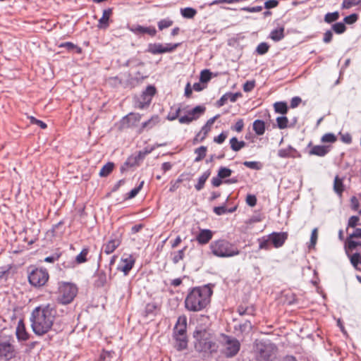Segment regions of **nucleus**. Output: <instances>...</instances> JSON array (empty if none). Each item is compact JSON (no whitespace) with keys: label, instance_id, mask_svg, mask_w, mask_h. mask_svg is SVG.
Wrapping results in <instances>:
<instances>
[{"label":"nucleus","instance_id":"f257e3e1","mask_svg":"<svg viewBox=\"0 0 361 361\" xmlns=\"http://www.w3.org/2000/svg\"><path fill=\"white\" fill-rule=\"evenodd\" d=\"M56 311L52 305H41L35 308L31 314V326L34 333L42 336L52 327Z\"/></svg>","mask_w":361,"mask_h":361},{"label":"nucleus","instance_id":"f03ea898","mask_svg":"<svg viewBox=\"0 0 361 361\" xmlns=\"http://www.w3.org/2000/svg\"><path fill=\"white\" fill-rule=\"evenodd\" d=\"M212 290L208 286L195 288L190 291L185 300V307L189 311L199 312L210 302Z\"/></svg>","mask_w":361,"mask_h":361},{"label":"nucleus","instance_id":"7ed1b4c3","mask_svg":"<svg viewBox=\"0 0 361 361\" xmlns=\"http://www.w3.org/2000/svg\"><path fill=\"white\" fill-rule=\"evenodd\" d=\"M209 249L214 256L220 258L233 257L240 254L237 246L225 239L212 241L209 245Z\"/></svg>","mask_w":361,"mask_h":361},{"label":"nucleus","instance_id":"20e7f679","mask_svg":"<svg viewBox=\"0 0 361 361\" xmlns=\"http://www.w3.org/2000/svg\"><path fill=\"white\" fill-rule=\"evenodd\" d=\"M194 338L196 340L195 346L198 351L212 352L216 350L212 335L207 330H196L194 332Z\"/></svg>","mask_w":361,"mask_h":361},{"label":"nucleus","instance_id":"39448f33","mask_svg":"<svg viewBox=\"0 0 361 361\" xmlns=\"http://www.w3.org/2000/svg\"><path fill=\"white\" fill-rule=\"evenodd\" d=\"M255 353L258 361H273L276 357V348L271 343L257 341L255 343Z\"/></svg>","mask_w":361,"mask_h":361},{"label":"nucleus","instance_id":"423d86ee","mask_svg":"<svg viewBox=\"0 0 361 361\" xmlns=\"http://www.w3.org/2000/svg\"><path fill=\"white\" fill-rule=\"evenodd\" d=\"M59 291L58 302L66 305L73 301L77 294L78 289L73 284L64 283L60 285Z\"/></svg>","mask_w":361,"mask_h":361},{"label":"nucleus","instance_id":"0eeeda50","mask_svg":"<svg viewBox=\"0 0 361 361\" xmlns=\"http://www.w3.org/2000/svg\"><path fill=\"white\" fill-rule=\"evenodd\" d=\"M223 353L227 357H232L240 350V343L235 338L228 336H223Z\"/></svg>","mask_w":361,"mask_h":361},{"label":"nucleus","instance_id":"6e6552de","mask_svg":"<svg viewBox=\"0 0 361 361\" xmlns=\"http://www.w3.org/2000/svg\"><path fill=\"white\" fill-rule=\"evenodd\" d=\"M49 279V274L45 269H35L28 276L30 284L35 287L43 286Z\"/></svg>","mask_w":361,"mask_h":361},{"label":"nucleus","instance_id":"1a4fd4ad","mask_svg":"<svg viewBox=\"0 0 361 361\" xmlns=\"http://www.w3.org/2000/svg\"><path fill=\"white\" fill-rule=\"evenodd\" d=\"M206 111L204 106L199 105L192 109L185 111V116H180L178 121L181 124H189L191 122L197 120Z\"/></svg>","mask_w":361,"mask_h":361},{"label":"nucleus","instance_id":"9d476101","mask_svg":"<svg viewBox=\"0 0 361 361\" xmlns=\"http://www.w3.org/2000/svg\"><path fill=\"white\" fill-rule=\"evenodd\" d=\"M179 45V44H149L148 45L147 51L152 54H164L173 51Z\"/></svg>","mask_w":361,"mask_h":361},{"label":"nucleus","instance_id":"9b49d317","mask_svg":"<svg viewBox=\"0 0 361 361\" xmlns=\"http://www.w3.org/2000/svg\"><path fill=\"white\" fill-rule=\"evenodd\" d=\"M135 262V258L131 255H123L121 258L117 270L127 276L133 267Z\"/></svg>","mask_w":361,"mask_h":361},{"label":"nucleus","instance_id":"f8f14e48","mask_svg":"<svg viewBox=\"0 0 361 361\" xmlns=\"http://www.w3.org/2000/svg\"><path fill=\"white\" fill-rule=\"evenodd\" d=\"M14 356V348L8 342H0V359L6 361Z\"/></svg>","mask_w":361,"mask_h":361},{"label":"nucleus","instance_id":"ddd939ff","mask_svg":"<svg viewBox=\"0 0 361 361\" xmlns=\"http://www.w3.org/2000/svg\"><path fill=\"white\" fill-rule=\"evenodd\" d=\"M269 240L273 246L276 248L281 247L283 245L288 238V233L286 232H273L269 235Z\"/></svg>","mask_w":361,"mask_h":361},{"label":"nucleus","instance_id":"4468645a","mask_svg":"<svg viewBox=\"0 0 361 361\" xmlns=\"http://www.w3.org/2000/svg\"><path fill=\"white\" fill-rule=\"evenodd\" d=\"M121 245L119 238H111L103 245L102 250L106 255H110Z\"/></svg>","mask_w":361,"mask_h":361},{"label":"nucleus","instance_id":"2eb2a0df","mask_svg":"<svg viewBox=\"0 0 361 361\" xmlns=\"http://www.w3.org/2000/svg\"><path fill=\"white\" fill-rule=\"evenodd\" d=\"M213 237V232L209 229H202L196 236V240L201 245L208 243Z\"/></svg>","mask_w":361,"mask_h":361},{"label":"nucleus","instance_id":"dca6fc26","mask_svg":"<svg viewBox=\"0 0 361 361\" xmlns=\"http://www.w3.org/2000/svg\"><path fill=\"white\" fill-rule=\"evenodd\" d=\"M284 30V25H278L276 27L271 31L269 37L274 42L281 41L285 37Z\"/></svg>","mask_w":361,"mask_h":361},{"label":"nucleus","instance_id":"f3484780","mask_svg":"<svg viewBox=\"0 0 361 361\" xmlns=\"http://www.w3.org/2000/svg\"><path fill=\"white\" fill-rule=\"evenodd\" d=\"M130 30L135 34H148L150 36H154L157 30L154 27H144L141 25H135L130 27Z\"/></svg>","mask_w":361,"mask_h":361},{"label":"nucleus","instance_id":"a211bd4d","mask_svg":"<svg viewBox=\"0 0 361 361\" xmlns=\"http://www.w3.org/2000/svg\"><path fill=\"white\" fill-rule=\"evenodd\" d=\"M112 14V9L107 8L103 11L102 18L99 20L98 27L106 29L109 27V20Z\"/></svg>","mask_w":361,"mask_h":361},{"label":"nucleus","instance_id":"6ab92c4d","mask_svg":"<svg viewBox=\"0 0 361 361\" xmlns=\"http://www.w3.org/2000/svg\"><path fill=\"white\" fill-rule=\"evenodd\" d=\"M330 151V146L326 145H314L310 151V154L317 155L319 157L325 156Z\"/></svg>","mask_w":361,"mask_h":361},{"label":"nucleus","instance_id":"aec40b11","mask_svg":"<svg viewBox=\"0 0 361 361\" xmlns=\"http://www.w3.org/2000/svg\"><path fill=\"white\" fill-rule=\"evenodd\" d=\"M16 336L19 340L26 341L28 339V334L25 331V327L22 321H20L16 328Z\"/></svg>","mask_w":361,"mask_h":361},{"label":"nucleus","instance_id":"412c9836","mask_svg":"<svg viewBox=\"0 0 361 361\" xmlns=\"http://www.w3.org/2000/svg\"><path fill=\"white\" fill-rule=\"evenodd\" d=\"M334 190L339 196H341L344 191L343 179L336 176L334 181Z\"/></svg>","mask_w":361,"mask_h":361},{"label":"nucleus","instance_id":"4be33fe9","mask_svg":"<svg viewBox=\"0 0 361 361\" xmlns=\"http://www.w3.org/2000/svg\"><path fill=\"white\" fill-rule=\"evenodd\" d=\"M140 116L137 114H130L123 119V123L127 124L128 126L134 125L135 122L140 121Z\"/></svg>","mask_w":361,"mask_h":361},{"label":"nucleus","instance_id":"5701e85b","mask_svg":"<svg viewBox=\"0 0 361 361\" xmlns=\"http://www.w3.org/2000/svg\"><path fill=\"white\" fill-rule=\"evenodd\" d=\"M253 130L258 135H262L265 131V124L263 121L256 120L253 123Z\"/></svg>","mask_w":361,"mask_h":361},{"label":"nucleus","instance_id":"b1692460","mask_svg":"<svg viewBox=\"0 0 361 361\" xmlns=\"http://www.w3.org/2000/svg\"><path fill=\"white\" fill-rule=\"evenodd\" d=\"M259 248L260 250H269L271 249V240L269 235L258 239Z\"/></svg>","mask_w":361,"mask_h":361},{"label":"nucleus","instance_id":"393cba45","mask_svg":"<svg viewBox=\"0 0 361 361\" xmlns=\"http://www.w3.org/2000/svg\"><path fill=\"white\" fill-rule=\"evenodd\" d=\"M137 157H135V156H130L127 159L123 165L121 167V172H124L128 169V167H132L135 165H137Z\"/></svg>","mask_w":361,"mask_h":361},{"label":"nucleus","instance_id":"a878e982","mask_svg":"<svg viewBox=\"0 0 361 361\" xmlns=\"http://www.w3.org/2000/svg\"><path fill=\"white\" fill-rule=\"evenodd\" d=\"M230 145L231 148L234 152H238L245 146V142L244 141H238L236 137H233L230 140Z\"/></svg>","mask_w":361,"mask_h":361},{"label":"nucleus","instance_id":"bb28decb","mask_svg":"<svg viewBox=\"0 0 361 361\" xmlns=\"http://www.w3.org/2000/svg\"><path fill=\"white\" fill-rule=\"evenodd\" d=\"M238 312L240 315H254L255 309L253 306L240 305L238 307Z\"/></svg>","mask_w":361,"mask_h":361},{"label":"nucleus","instance_id":"cd10ccee","mask_svg":"<svg viewBox=\"0 0 361 361\" xmlns=\"http://www.w3.org/2000/svg\"><path fill=\"white\" fill-rule=\"evenodd\" d=\"M186 249H187V247L185 246L183 249L171 253L172 261L174 264H177L180 260L183 259V258L185 257V252Z\"/></svg>","mask_w":361,"mask_h":361},{"label":"nucleus","instance_id":"c85d7f7f","mask_svg":"<svg viewBox=\"0 0 361 361\" xmlns=\"http://www.w3.org/2000/svg\"><path fill=\"white\" fill-rule=\"evenodd\" d=\"M360 245L361 246V243L360 241L353 240V238H350V236H349L346 240L345 247L346 252H348V251H353Z\"/></svg>","mask_w":361,"mask_h":361},{"label":"nucleus","instance_id":"c756f323","mask_svg":"<svg viewBox=\"0 0 361 361\" xmlns=\"http://www.w3.org/2000/svg\"><path fill=\"white\" fill-rule=\"evenodd\" d=\"M180 13L185 18H192L197 14V11L192 8L187 7L181 8Z\"/></svg>","mask_w":361,"mask_h":361},{"label":"nucleus","instance_id":"7c9ffc66","mask_svg":"<svg viewBox=\"0 0 361 361\" xmlns=\"http://www.w3.org/2000/svg\"><path fill=\"white\" fill-rule=\"evenodd\" d=\"M114 164L111 162L106 164L100 170L99 176L102 177L107 176L114 169Z\"/></svg>","mask_w":361,"mask_h":361},{"label":"nucleus","instance_id":"2f4dec72","mask_svg":"<svg viewBox=\"0 0 361 361\" xmlns=\"http://www.w3.org/2000/svg\"><path fill=\"white\" fill-rule=\"evenodd\" d=\"M339 17H340L339 13L338 11H335L333 13H327L324 16V20L326 23L330 24L333 22L336 21L339 18Z\"/></svg>","mask_w":361,"mask_h":361},{"label":"nucleus","instance_id":"473e14b6","mask_svg":"<svg viewBox=\"0 0 361 361\" xmlns=\"http://www.w3.org/2000/svg\"><path fill=\"white\" fill-rule=\"evenodd\" d=\"M209 176V172H204L198 179L197 183L195 185V188L197 190H200L203 188L204 183L207 178Z\"/></svg>","mask_w":361,"mask_h":361},{"label":"nucleus","instance_id":"72a5a7b5","mask_svg":"<svg viewBox=\"0 0 361 361\" xmlns=\"http://www.w3.org/2000/svg\"><path fill=\"white\" fill-rule=\"evenodd\" d=\"M159 121V118L157 116H152L147 121L144 122L142 125V128H148L150 129L156 126Z\"/></svg>","mask_w":361,"mask_h":361},{"label":"nucleus","instance_id":"f704fd0d","mask_svg":"<svg viewBox=\"0 0 361 361\" xmlns=\"http://www.w3.org/2000/svg\"><path fill=\"white\" fill-rule=\"evenodd\" d=\"M181 111V109L180 107H177V108H171V111L169 113L168 116H167V119L169 121H174L176 120V118H179V114Z\"/></svg>","mask_w":361,"mask_h":361},{"label":"nucleus","instance_id":"c9c22d12","mask_svg":"<svg viewBox=\"0 0 361 361\" xmlns=\"http://www.w3.org/2000/svg\"><path fill=\"white\" fill-rule=\"evenodd\" d=\"M207 147L204 146H201L197 148L195 151V153L197 155L195 158V161H201L206 156Z\"/></svg>","mask_w":361,"mask_h":361},{"label":"nucleus","instance_id":"e433bc0d","mask_svg":"<svg viewBox=\"0 0 361 361\" xmlns=\"http://www.w3.org/2000/svg\"><path fill=\"white\" fill-rule=\"evenodd\" d=\"M211 128L205 124L199 132V133L196 135V140H199L202 141L207 136V133L210 131Z\"/></svg>","mask_w":361,"mask_h":361},{"label":"nucleus","instance_id":"4c0bfd02","mask_svg":"<svg viewBox=\"0 0 361 361\" xmlns=\"http://www.w3.org/2000/svg\"><path fill=\"white\" fill-rule=\"evenodd\" d=\"M88 254V249L84 248L75 257V261L78 264H82L87 261V255Z\"/></svg>","mask_w":361,"mask_h":361},{"label":"nucleus","instance_id":"58836bf2","mask_svg":"<svg viewBox=\"0 0 361 361\" xmlns=\"http://www.w3.org/2000/svg\"><path fill=\"white\" fill-rule=\"evenodd\" d=\"M318 238V229L317 228H314L311 233L310 243L308 245V247L310 249L314 248Z\"/></svg>","mask_w":361,"mask_h":361},{"label":"nucleus","instance_id":"ea45409f","mask_svg":"<svg viewBox=\"0 0 361 361\" xmlns=\"http://www.w3.org/2000/svg\"><path fill=\"white\" fill-rule=\"evenodd\" d=\"M155 92L156 90L153 86H148L143 93L145 100H147L148 102H149L151 101L152 97L155 94Z\"/></svg>","mask_w":361,"mask_h":361},{"label":"nucleus","instance_id":"a19ab883","mask_svg":"<svg viewBox=\"0 0 361 361\" xmlns=\"http://www.w3.org/2000/svg\"><path fill=\"white\" fill-rule=\"evenodd\" d=\"M274 109L276 112L284 114L287 112L288 108L285 102H276Z\"/></svg>","mask_w":361,"mask_h":361},{"label":"nucleus","instance_id":"79ce46f5","mask_svg":"<svg viewBox=\"0 0 361 361\" xmlns=\"http://www.w3.org/2000/svg\"><path fill=\"white\" fill-rule=\"evenodd\" d=\"M332 30L336 33V34H342L343 33L345 30L346 27L343 23L339 22L334 24L332 25Z\"/></svg>","mask_w":361,"mask_h":361},{"label":"nucleus","instance_id":"37998d69","mask_svg":"<svg viewBox=\"0 0 361 361\" xmlns=\"http://www.w3.org/2000/svg\"><path fill=\"white\" fill-rule=\"evenodd\" d=\"M232 173V171L226 167H221L218 172V176L220 178L229 177Z\"/></svg>","mask_w":361,"mask_h":361},{"label":"nucleus","instance_id":"c03bdc74","mask_svg":"<svg viewBox=\"0 0 361 361\" xmlns=\"http://www.w3.org/2000/svg\"><path fill=\"white\" fill-rule=\"evenodd\" d=\"M360 4H361V0H343L342 8L348 9Z\"/></svg>","mask_w":361,"mask_h":361},{"label":"nucleus","instance_id":"a18cd8bd","mask_svg":"<svg viewBox=\"0 0 361 361\" xmlns=\"http://www.w3.org/2000/svg\"><path fill=\"white\" fill-rule=\"evenodd\" d=\"M276 123L280 129H284L288 126V120L286 116H279L276 118Z\"/></svg>","mask_w":361,"mask_h":361},{"label":"nucleus","instance_id":"49530a36","mask_svg":"<svg viewBox=\"0 0 361 361\" xmlns=\"http://www.w3.org/2000/svg\"><path fill=\"white\" fill-rule=\"evenodd\" d=\"M172 25H173V20H171L169 18L161 20L158 23V27L160 30H162L165 28L169 27Z\"/></svg>","mask_w":361,"mask_h":361},{"label":"nucleus","instance_id":"de8ad7c7","mask_svg":"<svg viewBox=\"0 0 361 361\" xmlns=\"http://www.w3.org/2000/svg\"><path fill=\"white\" fill-rule=\"evenodd\" d=\"M321 141L322 142L333 143L336 141V136L334 133H326L322 137Z\"/></svg>","mask_w":361,"mask_h":361},{"label":"nucleus","instance_id":"09e8293b","mask_svg":"<svg viewBox=\"0 0 361 361\" xmlns=\"http://www.w3.org/2000/svg\"><path fill=\"white\" fill-rule=\"evenodd\" d=\"M269 48V46L267 43L262 42L257 46L256 51L259 54L262 55L268 51Z\"/></svg>","mask_w":361,"mask_h":361},{"label":"nucleus","instance_id":"8fccbe9b","mask_svg":"<svg viewBox=\"0 0 361 361\" xmlns=\"http://www.w3.org/2000/svg\"><path fill=\"white\" fill-rule=\"evenodd\" d=\"M143 185H144V181L142 180L140 182V183L139 184V185L137 187L133 188V190H131L130 191V192L128 193V198L132 199V198L135 197L138 194L140 190L142 189Z\"/></svg>","mask_w":361,"mask_h":361},{"label":"nucleus","instance_id":"3c124183","mask_svg":"<svg viewBox=\"0 0 361 361\" xmlns=\"http://www.w3.org/2000/svg\"><path fill=\"white\" fill-rule=\"evenodd\" d=\"M211 79V72L209 70H203L200 74V81L207 82Z\"/></svg>","mask_w":361,"mask_h":361},{"label":"nucleus","instance_id":"603ef678","mask_svg":"<svg viewBox=\"0 0 361 361\" xmlns=\"http://www.w3.org/2000/svg\"><path fill=\"white\" fill-rule=\"evenodd\" d=\"M244 166L252 169H259L261 168V164L257 161H245Z\"/></svg>","mask_w":361,"mask_h":361},{"label":"nucleus","instance_id":"864d4df0","mask_svg":"<svg viewBox=\"0 0 361 361\" xmlns=\"http://www.w3.org/2000/svg\"><path fill=\"white\" fill-rule=\"evenodd\" d=\"M29 119H30L31 123L39 126L42 129H45L47 128V124L45 123H44L43 121H42L40 120L35 118L33 116H30Z\"/></svg>","mask_w":361,"mask_h":361},{"label":"nucleus","instance_id":"5fc2aeb1","mask_svg":"<svg viewBox=\"0 0 361 361\" xmlns=\"http://www.w3.org/2000/svg\"><path fill=\"white\" fill-rule=\"evenodd\" d=\"M255 85L254 80L247 81L243 85V90L246 92L252 91Z\"/></svg>","mask_w":361,"mask_h":361},{"label":"nucleus","instance_id":"6e6d98bb","mask_svg":"<svg viewBox=\"0 0 361 361\" xmlns=\"http://www.w3.org/2000/svg\"><path fill=\"white\" fill-rule=\"evenodd\" d=\"M246 203L250 206L254 207L257 204V197L254 195H247L246 197Z\"/></svg>","mask_w":361,"mask_h":361},{"label":"nucleus","instance_id":"4d7b16f0","mask_svg":"<svg viewBox=\"0 0 361 361\" xmlns=\"http://www.w3.org/2000/svg\"><path fill=\"white\" fill-rule=\"evenodd\" d=\"M279 1L278 0H267L264 2V8L267 9H270L275 8L278 6Z\"/></svg>","mask_w":361,"mask_h":361},{"label":"nucleus","instance_id":"13d9d810","mask_svg":"<svg viewBox=\"0 0 361 361\" xmlns=\"http://www.w3.org/2000/svg\"><path fill=\"white\" fill-rule=\"evenodd\" d=\"M225 94L226 96L227 100H229L231 102H235L238 97H241V93L240 92L226 93Z\"/></svg>","mask_w":361,"mask_h":361},{"label":"nucleus","instance_id":"bf43d9fd","mask_svg":"<svg viewBox=\"0 0 361 361\" xmlns=\"http://www.w3.org/2000/svg\"><path fill=\"white\" fill-rule=\"evenodd\" d=\"M357 20V16L356 14H351L344 18L343 21L346 24H353Z\"/></svg>","mask_w":361,"mask_h":361},{"label":"nucleus","instance_id":"052dcab7","mask_svg":"<svg viewBox=\"0 0 361 361\" xmlns=\"http://www.w3.org/2000/svg\"><path fill=\"white\" fill-rule=\"evenodd\" d=\"M241 10L250 13H257L262 11V7L261 6L254 7H243L241 8Z\"/></svg>","mask_w":361,"mask_h":361},{"label":"nucleus","instance_id":"680f3d73","mask_svg":"<svg viewBox=\"0 0 361 361\" xmlns=\"http://www.w3.org/2000/svg\"><path fill=\"white\" fill-rule=\"evenodd\" d=\"M359 221L360 218L358 216H353L348 220V226L354 228L359 224Z\"/></svg>","mask_w":361,"mask_h":361},{"label":"nucleus","instance_id":"e2e57ef3","mask_svg":"<svg viewBox=\"0 0 361 361\" xmlns=\"http://www.w3.org/2000/svg\"><path fill=\"white\" fill-rule=\"evenodd\" d=\"M244 127V122L243 119H239L236 121L234 127L232 128L234 130L237 132H241Z\"/></svg>","mask_w":361,"mask_h":361},{"label":"nucleus","instance_id":"0e129e2a","mask_svg":"<svg viewBox=\"0 0 361 361\" xmlns=\"http://www.w3.org/2000/svg\"><path fill=\"white\" fill-rule=\"evenodd\" d=\"M186 330V326L176 325L174 328L175 334H178L179 336H183Z\"/></svg>","mask_w":361,"mask_h":361},{"label":"nucleus","instance_id":"69168bd1","mask_svg":"<svg viewBox=\"0 0 361 361\" xmlns=\"http://www.w3.org/2000/svg\"><path fill=\"white\" fill-rule=\"evenodd\" d=\"M227 137V134L226 133H221L217 137H215L214 141L216 143L221 144L223 143Z\"/></svg>","mask_w":361,"mask_h":361},{"label":"nucleus","instance_id":"338daca9","mask_svg":"<svg viewBox=\"0 0 361 361\" xmlns=\"http://www.w3.org/2000/svg\"><path fill=\"white\" fill-rule=\"evenodd\" d=\"M252 329V324L249 321H246L244 324L240 325V330L242 332H248Z\"/></svg>","mask_w":361,"mask_h":361},{"label":"nucleus","instance_id":"774afa93","mask_svg":"<svg viewBox=\"0 0 361 361\" xmlns=\"http://www.w3.org/2000/svg\"><path fill=\"white\" fill-rule=\"evenodd\" d=\"M113 353L109 351H103L100 355V359L104 361H110Z\"/></svg>","mask_w":361,"mask_h":361}]
</instances>
